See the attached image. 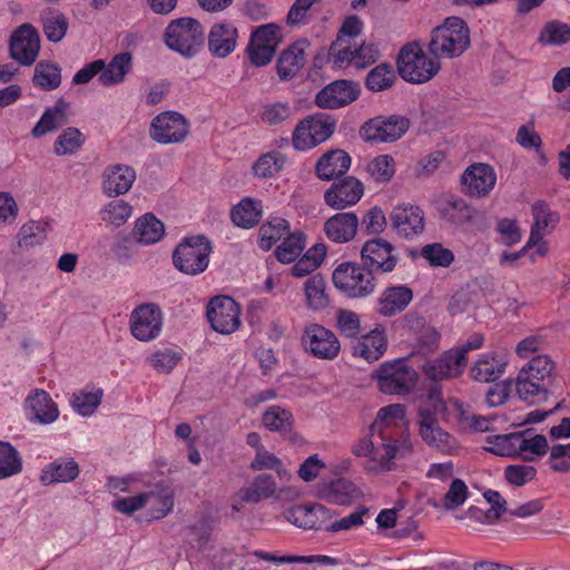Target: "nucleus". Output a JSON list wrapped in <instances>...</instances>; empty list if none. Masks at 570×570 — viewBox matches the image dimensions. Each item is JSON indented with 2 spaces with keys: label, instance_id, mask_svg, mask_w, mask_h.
Listing matches in <instances>:
<instances>
[{
  "label": "nucleus",
  "instance_id": "obj_1",
  "mask_svg": "<svg viewBox=\"0 0 570 570\" xmlns=\"http://www.w3.org/2000/svg\"><path fill=\"white\" fill-rule=\"evenodd\" d=\"M445 409L444 402L436 392H431L419 407V426L422 440L438 451L452 454L456 448V440L444 431L436 420V414Z\"/></svg>",
  "mask_w": 570,
  "mask_h": 570
},
{
  "label": "nucleus",
  "instance_id": "obj_2",
  "mask_svg": "<svg viewBox=\"0 0 570 570\" xmlns=\"http://www.w3.org/2000/svg\"><path fill=\"white\" fill-rule=\"evenodd\" d=\"M470 46V30L459 17L446 18L444 23L431 32L429 51L436 59L461 56Z\"/></svg>",
  "mask_w": 570,
  "mask_h": 570
},
{
  "label": "nucleus",
  "instance_id": "obj_3",
  "mask_svg": "<svg viewBox=\"0 0 570 570\" xmlns=\"http://www.w3.org/2000/svg\"><path fill=\"white\" fill-rule=\"evenodd\" d=\"M164 40L170 50L185 58H191L204 46V29L196 19L188 17L175 19L167 26Z\"/></svg>",
  "mask_w": 570,
  "mask_h": 570
},
{
  "label": "nucleus",
  "instance_id": "obj_4",
  "mask_svg": "<svg viewBox=\"0 0 570 570\" xmlns=\"http://www.w3.org/2000/svg\"><path fill=\"white\" fill-rule=\"evenodd\" d=\"M396 66L400 77L412 83H424L440 70V62L429 58L417 42L402 47Z\"/></svg>",
  "mask_w": 570,
  "mask_h": 570
},
{
  "label": "nucleus",
  "instance_id": "obj_5",
  "mask_svg": "<svg viewBox=\"0 0 570 570\" xmlns=\"http://www.w3.org/2000/svg\"><path fill=\"white\" fill-rule=\"evenodd\" d=\"M334 286L348 298H364L372 295L376 288L373 273L363 264L344 262L333 272Z\"/></svg>",
  "mask_w": 570,
  "mask_h": 570
},
{
  "label": "nucleus",
  "instance_id": "obj_6",
  "mask_svg": "<svg viewBox=\"0 0 570 570\" xmlns=\"http://www.w3.org/2000/svg\"><path fill=\"white\" fill-rule=\"evenodd\" d=\"M212 253L210 242L203 235L184 238L173 253V264L186 275H198L206 271Z\"/></svg>",
  "mask_w": 570,
  "mask_h": 570
},
{
  "label": "nucleus",
  "instance_id": "obj_7",
  "mask_svg": "<svg viewBox=\"0 0 570 570\" xmlns=\"http://www.w3.org/2000/svg\"><path fill=\"white\" fill-rule=\"evenodd\" d=\"M381 392L392 395H405L416 384L417 373L405 358L382 363L374 372Z\"/></svg>",
  "mask_w": 570,
  "mask_h": 570
},
{
  "label": "nucleus",
  "instance_id": "obj_8",
  "mask_svg": "<svg viewBox=\"0 0 570 570\" xmlns=\"http://www.w3.org/2000/svg\"><path fill=\"white\" fill-rule=\"evenodd\" d=\"M411 451L412 444L409 439H404L400 444L392 443L390 440L375 442L363 439L353 448L354 454L370 459L367 469L374 472L390 471L393 459L404 456Z\"/></svg>",
  "mask_w": 570,
  "mask_h": 570
},
{
  "label": "nucleus",
  "instance_id": "obj_9",
  "mask_svg": "<svg viewBox=\"0 0 570 570\" xmlns=\"http://www.w3.org/2000/svg\"><path fill=\"white\" fill-rule=\"evenodd\" d=\"M336 120L334 117L317 112L301 120L292 137L293 147L305 151L327 140L334 132Z\"/></svg>",
  "mask_w": 570,
  "mask_h": 570
},
{
  "label": "nucleus",
  "instance_id": "obj_10",
  "mask_svg": "<svg viewBox=\"0 0 570 570\" xmlns=\"http://www.w3.org/2000/svg\"><path fill=\"white\" fill-rule=\"evenodd\" d=\"M283 40L281 28L275 23L257 27L250 36L247 53L250 62L256 67L268 65L277 47Z\"/></svg>",
  "mask_w": 570,
  "mask_h": 570
},
{
  "label": "nucleus",
  "instance_id": "obj_11",
  "mask_svg": "<svg viewBox=\"0 0 570 570\" xmlns=\"http://www.w3.org/2000/svg\"><path fill=\"white\" fill-rule=\"evenodd\" d=\"M410 121L404 116H379L367 120L360 129L367 142H394L409 129Z\"/></svg>",
  "mask_w": 570,
  "mask_h": 570
},
{
  "label": "nucleus",
  "instance_id": "obj_12",
  "mask_svg": "<svg viewBox=\"0 0 570 570\" xmlns=\"http://www.w3.org/2000/svg\"><path fill=\"white\" fill-rule=\"evenodd\" d=\"M189 134V122L179 112L165 111L156 116L150 125L149 135L159 144H180Z\"/></svg>",
  "mask_w": 570,
  "mask_h": 570
},
{
  "label": "nucleus",
  "instance_id": "obj_13",
  "mask_svg": "<svg viewBox=\"0 0 570 570\" xmlns=\"http://www.w3.org/2000/svg\"><path fill=\"white\" fill-rule=\"evenodd\" d=\"M362 264L374 273H390L397 262L399 255L395 247L382 238L367 240L361 249Z\"/></svg>",
  "mask_w": 570,
  "mask_h": 570
},
{
  "label": "nucleus",
  "instance_id": "obj_14",
  "mask_svg": "<svg viewBox=\"0 0 570 570\" xmlns=\"http://www.w3.org/2000/svg\"><path fill=\"white\" fill-rule=\"evenodd\" d=\"M405 412L401 404H391L380 409L376 419L371 425V435L381 441H392L400 444L404 439H409L403 434L402 421Z\"/></svg>",
  "mask_w": 570,
  "mask_h": 570
},
{
  "label": "nucleus",
  "instance_id": "obj_15",
  "mask_svg": "<svg viewBox=\"0 0 570 570\" xmlns=\"http://www.w3.org/2000/svg\"><path fill=\"white\" fill-rule=\"evenodd\" d=\"M240 307L229 296L214 297L207 308V317L214 331L232 334L240 326Z\"/></svg>",
  "mask_w": 570,
  "mask_h": 570
},
{
  "label": "nucleus",
  "instance_id": "obj_16",
  "mask_svg": "<svg viewBox=\"0 0 570 570\" xmlns=\"http://www.w3.org/2000/svg\"><path fill=\"white\" fill-rule=\"evenodd\" d=\"M302 344L313 356L321 360H334L341 350L336 335L320 324H309L305 327Z\"/></svg>",
  "mask_w": 570,
  "mask_h": 570
},
{
  "label": "nucleus",
  "instance_id": "obj_17",
  "mask_svg": "<svg viewBox=\"0 0 570 570\" xmlns=\"http://www.w3.org/2000/svg\"><path fill=\"white\" fill-rule=\"evenodd\" d=\"M163 326V312L157 304L142 303L130 315L131 334L139 341L156 338Z\"/></svg>",
  "mask_w": 570,
  "mask_h": 570
},
{
  "label": "nucleus",
  "instance_id": "obj_18",
  "mask_svg": "<svg viewBox=\"0 0 570 570\" xmlns=\"http://www.w3.org/2000/svg\"><path fill=\"white\" fill-rule=\"evenodd\" d=\"M334 515L335 512L320 503L296 505L285 512L286 520L298 528L327 532Z\"/></svg>",
  "mask_w": 570,
  "mask_h": 570
},
{
  "label": "nucleus",
  "instance_id": "obj_19",
  "mask_svg": "<svg viewBox=\"0 0 570 570\" xmlns=\"http://www.w3.org/2000/svg\"><path fill=\"white\" fill-rule=\"evenodd\" d=\"M10 56L23 66H31L40 50V37L30 23L21 24L11 36Z\"/></svg>",
  "mask_w": 570,
  "mask_h": 570
},
{
  "label": "nucleus",
  "instance_id": "obj_20",
  "mask_svg": "<svg viewBox=\"0 0 570 570\" xmlns=\"http://www.w3.org/2000/svg\"><path fill=\"white\" fill-rule=\"evenodd\" d=\"M358 95L360 86L356 82L335 80L316 94L315 105L323 109H338L355 101Z\"/></svg>",
  "mask_w": 570,
  "mask_h": 570
},
{
  "label": "nucleus",
  "instance_id": "obj_21",
  "mask_svg": "<svg viewBox=\"0 0 570 570\" xmlns=\"http://www.w3.org/2000/svg\"><path fill=\"white\" fill-rule=\"evenodd\" d=\"M463 193L471 197H485L494 188L497 175L494 169L483 163L469 166L461 177Z\"/></svg>",
  "mask_w": 570,
  "mask_h": 570
},
{
  "label": "nucleus",
  "instance_id": "obj_22",
  "mask_svg": "<svg viewBox=\"0 0 570 570\" xmlns=\"http://www.w3.org/2000/svg\"><path fill=\"white\" fill-rule=\"evenodd\" d=\"M362 183L355 177L347 176L332 184L324 194V202L333 209H344L355 205L363 196Z\"/></svg>",
  "mask_w": 570,
  "mask_h": 570
},
{
  "label": "nucleus",
  "instance_id": "obj_23",
  "mask_svg": "<svg viewBox=\"0 0 570 570\" xmlns=\"http://www.w3.org/2000/svg\"><path fill=\"white\" fill-rule=\"evenodd\" d=\"M392 226L397 235L414 238L421 235L425 227L424 213L419 206L400 205L391 213Z\"/></svg>",
  "mask_w": 570,
  "mask_h": 570
},
{
  "label": "nucleus",
  "instance_id": "obj_24",
  "mask_svg": "<svg viewBox=\"0 0 570 570\" xmlns=\"http://www.w3.org/2000/svg\"><path fill=\"white\" fill-rule=\"evenodd\" d=\"M136 180V171L132 167L115 164L106 167L102 173L101 188L106 196L118 197L127 194Z\"/></svg>",
  "mask_w": 570,
  "mask_h": 570
},
{
  "label": "nucleus",
  "instance_id": "obj_25",
  "mask_svg": "<svg viewBox=\"0 0 570 570\" xmlns=\"http://www.w3.org/2000/svg\"><path fill=\"white\" fill-rule=\"evenodd\" d=\"M464 367L461 354L449 350L440 357L425 362L423 372L426 379L438 382L460 376Z\"/></svg>",
  "mask_w": 570,
  "mask_h": 570
},
{
  "label": "nucleus",
  "instance_id": "obj_26",
  "mask_svg": "<svg viewBox=\"0 0 570 570\" xmlns=\"http://www.w3.org/2000/svg\"><path fill=\"white\" fill-rule=\"evenodd\" d=\"M238 32L229 22L215 23L208 33V50L216 58H226L234 52Z\"/></svg>",
  "mask_w": 570,
  "mask_h": 570
},
{
  "label": "nucleus",
  "instance_id": "obj_27",
  "mask_svg": "<svg viewBox=\"0 0 570 570\" xmlns=\"http://www.w3.org/2000/svg\"><path fill=\"white\" fill-rule=\"evenodd\" d=\"M71 115V105L65 99L60 98L56 101L55 106L46 108L39 121L31 130L35 138H40L49 132L68 124Z\"/></svg>",
  "mask_w": 570,
  "mask_h": 570
},
{
  "label": "nucleus",
  "instance_id": "obj_28",
  "mask_svg": "<svg viewBox=\"0 0 570 570\" xmlns=\"http://www.w3.org/2000/svg\"><path fill=\"white\" fill-rule=\"evenodd\" d=\"M24 407L32 415L31 420L40 424H50L59 416L57 404L45 390L37 389L28 395Z\"/></svg>",
  "mask_w": 570,
  "mask_h": 570
},
{
  "label": "nucleus",
  "instance_id": "obj_29",
  "mask_svg": "<svg viewBox=\"0 0 570 570\" xmlns=\"http://www.w3.org/2000/svg\"><path fill=\"white\" fill-rule=\"evenodd\" d=\"M549 383L539 379L527 367H522L515 379V391L519 397L531 404L547 400Z\"/></svg>",
  "mask_w": 570,
  "mask_h": 570
},
{
  "label": "nucleus",
  "instance_id": "obj_30",
  "mask_svg": "<svg viewBox=\"0 0 570 570\" xmlns=\"http://www.w3.org/2000/svg\"><path fill=\"white\" fill-rule=\"evenodd\" d=\"M533 224L527 246L540 243L543 236L550 233L560 220L558 212L550 209L546 202H537L532 205Z\"/></svg>",
  "mask_w": 570,
  "mask_h": 570
},
{
  "label": "nucleus",
  "instance_id": "obj_31",
  "mask_svg": "<svg viewBox=\"0 0 570 570\" xmlns=\"http://www.w3.org/2000/svg\"><path fill=\"white\" fill-rule=\"evenodd\" d=\"M358 218L354 213H338L330 217L324 224V233L335 243H347L357 233Z\"/></svg>",
  "mask_w": 570,
  "mask_h": 570
},
{
  "label": "nucleus",
  "instance_id": "obj_32",
  "mask_svg": "<svg viewBox=\"0 0 570 570\" xmlns=\"http://www.w3.org/2000/svg\"><path fill=\"white\" fill-rule=\"evenodd\" d=\"M350 166V155L342 149H334L320 157L315 165V174L321 180L328 181L343 176Z\"/></svg>",
  "mask_w": 570,
  "mask_h": 570
},
{
  "label": "nucleus",
  "instance_id": "obj_33",
  "mask_svg": "<svg viewBox=\"0 0 570 570\" xmlns=\"http://www.w3.org/2000/svg\"><path fill=\"white\" fill-rule=\"evenodd\" d=\"M307 47L306 40H298L282 52L276 63L281 80H289L299 72L306 62L305 49Z\"/></svg>",
  "mask_w": 570,
  "mask_h": 570
},
{
  "label": "nucleus",
  "instance_id": "obj_34",
  "mask_svg": "<svg viewBox=\"0 0 570 570\" xmlns=\"http://www.w3.org/2000/svg\"><path fill=\"white\" fill-rule=\"evenodd\" d=\"M387 347V338L383 330L375 328L362 335L353 343V355L368 363L380 360Z\"/></svg>",
  "mask_w": 570,
  "mask_h": 570
},
{
  "label": "nucleus",
  "instance_id": "obj_35",
  "mask_svg": "<svg viewBox=\"0 0 570 570\" xmlns=\"http://www.w3.org/2000/svg\"><path fill=\"white\" fill-rule=\"evenodd\" d=\"M413 298L412 291L406 286H391L381 294L377 301V313L391 317L404 311Z\"/></svg>",
  "mask_w": 570,
  "mask_h": 570
},
{
  "label": "nucleus",
  "instance_id": "obj_36",
  "mask_svg": "<svg viewBox=\"0 0 570 570\" xmlns=\"http://www.w3.org/2000/svg\"><path fill=\"white\" fill-rule=\"evenodd\" d=\"M144 508L150 512L151 519L166 517L174 508V492L169 487L156 484L155 488L142 493Z\"/></svg>",
  "mask_w": 570,
  "mask_h": 570
},
{
  "label": "nucleus",
  "instance_id": "obj_37",
  "mask_svg": "<svg viewBox=\"0 0 570 570\" xmlns=\"http://www.w3.org/2000/svg\"><path fill=\"white\" fill-rule=\"evenodd\" d=\"M165 234V226L154 214L147 213L135 222L131 237L138 244L151 245L159 242Z\"/></svg>",
  "mask_w": 570,
  "mask_h": 570
},
{
  "label": "nucleus",
  "instance_id": "obj_38",
  "mask_svg": "<svg viewBox=\"0 0 570 570\" xmlns=\"http://www.w3.org/2000/svg\"><path fill=\"white\" fill-rule=\"evenodd\" d=\"M360 494V490L351 481L338 479L320 488L317 495L328 503L345 505Z\"/></svg>",
  "mask_w": 570,
  "mask_h": 570
},
{
  "label": "nucleus",
  "instance_id": "obj_39",
  "mask_svg": "<svg viewBox=\"0 0 570 570\" xmlns=\"http://www.w3.org/2000/svg\"><path fill=\"white\" fill-rule=\"evenodd\" d=\"M131 53L120 52L116 55L108 65L104 62V69L100 71L99 81L106 87L118 85L125 80L126 75L131 70Z\"/></svg>",
  "mask_w": 570,
  "mask_h": 570
},
{
  "label": "nucleus",
  "instance_id": "obj_40",
  "mask_svg": "<svg viewBox=\"0 0 570 570\" xmlns=\"http://www.w3.org/2000/svg\"><path fill=\"white\" fill-rule=\"evenodd\" d=\"M78 474V463L73 459L61 458L43 469L40 480L43 484L49 485L56 482L73 481Z\"/></svg>",
  "mask_w": 570,
  "mask_h": 570
},
{
  "label": "nucleus",
  "instance_id": "obj_41",
  "mask_svg": "<svg viewBox=\"0 0 570 570\" xmlns=\"http://www.w3.org/2000/svg\"><path fill=\"white\" fill-rule=\"evenodd\" d=\"M40 21L47 40L55 43L65 38L69 28V21L65 13L53 8H46L41 11Z\"/></svg>",
  "mask_w": 570,
  "mask_h": 570
},
{
  "label": "nucleus",
  "instance_id": "obj_42",
  "mask_svg": "<svg viewBox=\"0 0 570 570\" xmlns=\"http://www.w3.org/2000/svg\"><path fill=\"white\" fill-rule=\"evenodd\" d=\"M295 108L288 101L264 104L259 110L261 121L271 127H281L291 122Z\"/></svg>",
  "mask_w": 570,
  "mask_h": 570
},
{
  "label": "nucleus",
  "instance_id": "obj_43",
  "mask_svg": "<svg viewBox=\"0 0 570 570\" xmlns=\"http://www.w3.org/2000/svg\"><path fill=\"white\" fill-rule=\"evenodd\" d=\"M276 489V483L272 475L259 474L254 478L248 487L239 491V497L242 501L258 503L262 500L273 497Z\"/></svg>",
  "mask_w": 570,
  "mask_h": 570
},
{
  "label": "nucleus",
  "instance_id": "obj_44",
  "mask_svg": "<svg viewBox=\"0 0 570 570\" xmlns=\"http://www.w3.org/2000/svg\"><path fill=\"white\" fill-rule=\"evenodd\" d=\"M491 444L485 448L487 451L500 456H514L520 454V448L523 441L522 433L499 434L488 438Z\"/></svg>",
  "mask_w": 570,
  "mask_h": 570
},
{
  "label": "nucleus",
  "instance_id": "obj_45",
  "mask_svg": "<svg viewBox=\"0 0 570 570\" xmlns=\"http://www.w3.org/2000/svg\"><path fill=\"white\" fill-rule=\"evenodd\" d=\"M262 216V208L258 203L252 199H244L232 210L230 217L233 223L243 228H252Z\"/></svg>",
  "mask_w": 570,
  "mask_h": 570
},
{
  "label": "nucleus",
  "instance_id": "obj_46",
  "mask_svg": "<svg viewBox=\"0 0 570 570\" xmlns=\"http://www.w3.org/2000/svg\"><path fill=\"white\" fill-rule=\"evenodd\" d=\"M32 80L42 90H55L61 83V69L56 63L40 61L35 68Z\"/></svg>",
  "mask_w": 570,
  "mask_h": 570
},
{
  "label": "nucleus",
  "instance_id": "obj_47",
  "mask_svg": "<svg viewBox=\"0 0 570 570\" xmlns=\"http://www.w3.org/2000/svg\"><path fill=\"white\" fill-rule=\"evenodd\" d=\"M325 288L326 283L321 274H314L305 282V296L309 308L320 311L328 305Z\"/></svg>",
  "mask_w": 570,
  "mask_h": 570
},
{
  "label": "nucleus",
  "instance_id": "obj_48",
  "mask_svg": "<svg viewBox=\"0 0 570 570\" xmlns=\"http://www.w3.org/2000/svg\"><path fill=\"white\" fill-rule=\"evenodd\" d=\"M263 424L271 431L287 435L293 429V415L281 406H271L263 414Z\"/></svg>",
  "mask_w": 570,
  "mask_h": 570
},
{
  "label": "nucleus",
  "instance_id": "obj_49",
  "mask_svg": "<svg viewBox=\"0 0 570 570\" xmlns=\"http://www.w3.org/2000/svg\"><path fill=\"white\" fill-rule=\"evenodd\" d=\"M22 470V459L14 446L0 441V480L11 478Z\"/></svg>",
  "mask_w": 570,
  "mask_h": 570
},
{
  "label": "nucleus",
  "instance_id": "obj_50",
  "mask_svg": "<svg viewBox=\"0 0 570 570\" xmlns=\"http://www.w3.org/2000/svg\"><path fill=\"white\" fill-rule=\"evenodd\" d=\"M288 222L279 217L263 224L259 228V247L264 250L271 249L277 240L288 233Z\"/></svg>",
  "mask_w": 570,
  "mask_h": 570
},
{
  "label": "nucleus",
  "instance_id": "obj_51",
  "mask_svg": "<svg viewBox=\"0 0 570 570\" xmlns=\"http://www.w3.org/2000/svg\"><path fill=\"white\" fill-rule=\"evenodd\" d=\"M85 142V136L75 127H67L57 137L53 144V151L57 156L72 155Z\"/></svg>",
  "mask_w": 570,
  "mask_h": 570
},
{
  "label": "nucleus",
  "instance_id": "obj_52",
  "mask_svg": "<svg viewBox=\"0 0 570 570\" xmlns=\"http://www.w3.org/2000/svg\"><path fill=\"white\" fill-rule=\"evenodd\" d=\"M132 214L129 203L118 199L109 202L101 210L100 218L107 224L120 227L127 223Z\"/></svg>",
  "mask_w": 570,
  "mask_h": 570
},
{
  "label": "nucleus",
  "instance_id": "obj_53",
  "mask_svg": "<svg viewBox=\"0 0 570 570\" xmlns=\"http://www.w3.org/2000/svg\"><path fill=\"white\" fill-rule=\"evenodd\" d=\"M505 364L494 357L479 360L471 370V375L479 382H494L503 373Z\"/></svg>",
  "mask_w": 570,
  "mask_h": 570
},
{
  "label": "nucleus",
  "instance_id": "obj_54",
  "mask_svg": "<svg viewBox=\"0 0 570 570\" xmlns=\"http://www.w3.org/2000/svg\"><path fill=\"white\" fill-rule=\"evenodd\" d=\"M250 469L253 471L273 470L281 480H287L289 478V472L283 465L282 461L265 448H259L258 451H256L255 458L250 462Z\"/></svg>",
  "mask_w": 570,
  "mask_h": 570
},
{
  "label": "nucleus",
  "instance_id": "obj_55",
  "mask_svg": "<svg viewBox=\"0 0 570 570\" xmlns=\"http://www.w3.org/2000/svg\"><path fill=\"white\" fill-rule=\"evenodd\" d=\"M443 216L455 225L471 220L475 210L468 203L455 196H451L443 206Z\"/></svg>",
  "mask_w": 570,
  "mask_h": 570
},
{
  "label": "nucleus",
  "instance_id": "obj_56",
  "mask_svg": "<svg viewBox=\"0 0 570 570\" xmlns=\"http://www.w3.org/2000/svg\"><path fill=\"white\" fill-rule=\"evenodd\" d=\"M328 59L335 68L354 66V48L348 39L337 37L328 48Z\"/></svg>",
  "mask_w": 570,
  "mask_h": 570
},
{
  "label": "nucleus",
  "instance_id": "obj_57",
  "mask_svg": "<svg viewBox=\"0 0 570 570\" xmlns=\"http://www.w3.org/2000/svg\"><path fill=\"white\" fill-rule=\"evenodd\" d=\"M395 80V73L391 65L381 63L373 68L366 76V88L373 92L389 89Z\"/></svg>",
  "mask_w": 570,
  "mask_h": 570
},
{
  "label": "nucleus",
  "instance_id": "obj_58",
  "mask_svg": "<svg viewBox=\"0 0 570 570\" xmlns=\"http://www.w3.org/2000/svg\"><path fill=\"white\" fill-rule=\"evenodd\" d=\"M285 163L286 157L281 153L264 154L253 166L254 175L259 178L272 177L283 169Z\"/></svg>",
  "mask_w": 570,
  "mask_h": 570
},
{
  "label": "nucleus",
  "instance_id": "obj_59",
  "mask_svg": "<svg viewBox=\"0 0 570 570\" xmlns=\"http://www.w3.org/2000/svg\"><path fill=\"white\" fill-rule=\"evenodd\" d=\"M18 247L21 249H29L36 245L41 244L46 239V228L40 222L31 220L24 224L18 235Z\"/></svg>",
  "mask_w": 570,
  "mask_h": 570
},
{
  "label": "nucleus",
  "instance_id": "obj_60",
  "mask_svg": "<svg viewBox=\"0 0 570 570\" xmlns=\"http://www.w3.org/2000/svg\"><path fill=\"white\" fill-rule=\"evenodd\" d=\"M570 40V27L559 21L547 22L540 32L539 41L544 45L560 46Z\"/></svg>",
  "mask_w": 570,
  "mask_h": 570
},
{
  "label": "nucleus",
  "instance_id": "obj_61",
  "mask_svg": "<svg viewBox=\"0 0 570 570\" xmlns=\"http://www.w3.org/2000/svg\"><path fill=\"white\" fill-rule=\"evenodd\" d=\"M304 249V236L299 233L289 234L276 249V257L282 263L294 262Z\"/></svg>",
  "mask_w": 570,
  "mask_h": 570
},
{
  "label": "nucleus",
  "instance_id": "obj_62",
  "mask_svg": "<svg viewBox=\"0 0 570 570\" xmlns=\"http://www.w3.org/2000/svg\"><path fill=\"white\" fill-rule=\"evenodd\" d=\"M102 390L96 392H83L75 393L72 396L73 410L82 416L91 415L95 410L100 405L102 399Z\"/></svg>",
  "mask_w": 570,
  "mask_h": 570
},
{
  "label": "nucleus",
  "instance_id": "obj_63",
  "mask_svg": "<svg viewBox=\"0 0 570 570\" xmlns=\"http://www.w3.org/2000/svg\"><path fill=\"white\" fill-rule=\"evenodd\" d=\"M367 170L375 181H390L395 173L394 159L390 155H380L368 164Z\"/></svg>",
  "mask_w": 570,
  "mask_h": 570
},
{
  "label": "nucleus",
  "instance_id": "obj_64",
  "mask_svg": "<svg viewBox=\"0 0 570 570\" xmlns=\"http://www.w3.org/2000/svg\"><path fill=\"white\" fill-rule=\"evenodd\" d=\"M421 255L434 267H448L454 261L453 253L444 248L440 243L425 245L421 250Z\"/></svg>",
  "mask_w": 570,
  "mask_h": 570
}]
</instances>
